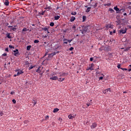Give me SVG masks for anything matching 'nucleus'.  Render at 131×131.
Masks as SVG:
<instances>
[{
  "label": "nucleus",
  "mask_w": 131,
  "mask_h": 131,
  "mask_svg": "<svg viewBox=\"0 0 131 131\" xmlns=\"http://www.w3.org/2000/svg\"><path fill=\"white\" fill-rule=\"evenodd\" d=\"M59 77H64V76H67L68 75V73H65L64 72H62L58 73Z\"/></svg>",
  "instance_id": "nucleus-1"
},
{
  "label": "nucleus",
  "mask_w": 131,
  "mask_h": 131,
  "mask_svg": "<svg viewBox=\"0 0 131 131\" xmlns=\"http://www.w3.org/2000/svg\"><path fill=\"white\" fill-rule=\"evenodd\" d=\"M103 93L105 95H106V94H110V93H111V90H110V89H107L104 90L103 91Z\"/></svg>",
  "instance_id": "nucleus-2"
},
{
  "label": "nucleus",
  "mask_w": 131,
  "mask_h": 131,
  "mask_svg": "<svg viewBox=\"0 0 131 131\" xmlns=\"http://www.w3.org/2000/svg\"><path fill=\"white\" fill-rule=\"evenodd\" d=\"M94 66H95V64L94 63H92L90 67H89V68H87L86 70H91V71L92 70H94V68H93Z\"/></svg>",
  "instance_id": "nucleus-3"
},
{
  "label": "nucleus",
  "mask_w": 131,
  "mask_h": 131,
  "mask_svg": "<svg viewBox=\"0 0 131 131\" xmlns=\"http://www.w3.org/2000/svg\"><path fill=\"white\" fill-rule=\"evenodd\" d=\"M58 53H59V52H53V53L49 54V58H53V57H54V56H55V55H56V54H58Z\"/></svg>",
  "instance_id": "nucleus-4"
},
{
  "label": "nucleus",
  "mask_w": 131,
  "mask_h": 131,
  "mask_svg": "<svg viewBox=\"0 0 131 131\" xmlns=\"http://www.w3.org/2000/svg\"><path fill=\"white\" fill-rule=\"evenodd\" d=\"M126 28H125V29H121L120 30V33H122V34H124L125 33H126Z\"/></svg>",
  "instance_id": "nucleus-5"
},
{
  "label": "nucleus",
  "mask_w": 131,
  "mask_h": 131,
  "mask_svg": "<svg viewBox=\"0 0 131 131\" xmlns=\"http://www.w3.org/2000/svg\"><path fill=\"white\" fill-rule=\"evenodd\" d=\"M14 55V56H19V51L18 50V49H16L15 50L13 51Z\"/></svg>",
  "instance_id": "nucleus-6"
},
{
  "label": "nucleus",
  "mask_w": 131,
  "mask_h": 131,
  "mask_svg": "<svg viewBox=\"0 0 131 131\" xmlns=\"http://www.w3.org/2000/svg\"><path fill=\"white\" fill-rule=\"evenodd\" d=\"M51 80H58V76H54L50 78Z\"/></svg>",
  "instance_id": "nucleus-7"
},
{
  "label": "nucleus",
  "mask_w": 131,
  "mask_h": 131,
  "mask_svg": "<svg viewBox=\"0 0 131 131\" xmlns=\"http://www.w3.org/2000/svg\"><path fill=\"white\" fill-rule=\"evenodd\" d=\"M68 117H69V119H73V118H75V115H74L73 114H70L68 116Z\"/></svg>",
  "instance_id": "nucleus-8"
},
{
  "label": "nucleus",
  "mask_w": 131,
  "mask_h": 131,
  "mask_svg": "<svg viewBox=\"0 0 131 131\" xmlns=\"http://www.w3.org/2000/svg\"><path fill=\"white\" fill-rule=\"evenodd\" d=\"M45 10H52V7L51 5H47L46 8H45Z\"/></svg>",
  "instance_id": "nucleus-9"
},
{
  "label": "nucleus",
  "mask_w": 131,
  "mask_h": 131,
  "mask_svg": "<svg viewBox=\"0 0 131 131\" xmlns=\"http://www.w3.org/2000/svg\"><path fill=\"white\" fill-rule=\"evenodd\" d=\"M91 127L92 129L96 128V127H97V123H93L91 125Z\"/></svg>",
  "instance_id": "nucleus-10"
},
{
  "label": "nucleus",
  "mask_w": 131,
  "mask_h": 131,
  "mask_svg": "<svg viewBox=\"0 0 131 131\" xmlns=\"http://www.w3.org/2000/svg\"><path fill=\"white\" fill-rule=\"evenodd\" d=\"M63 45H68V40L66 38H63Z\"/></svg>",
  "instance_id": "nucleus-11"
},
{
  "label": "nucleus",
  "mask_w": 131,
  "mask_h": 131,
  "mask_svg": "<svg viewBox=\"0 0 131 131\" xmlns=\"http://www.w3.org/2000/svg\"><path fill=\"white\" fill-rule=\"evenodd\" d=\"M106 28H113V26L111 24H108L106 26Z\"/></svg>",
  "instance_id": "nucleus-12"
},
{
  "label": "nucleus",
  "mask_w": 131,
  "mask_h": 131,
  "mask_svg": "<svg viewBox=\"0 0 131 131\" xmlns=\"http://www.w3.org/2000/svg\"><path fill=\"white\" fill-rule=\"evenodd\" d=\"M57 80H58V81L62 82V81H64V80H65V78H58Z\"/></svg>",
  "instance_id": "nucleus-13"
},
{
  "label": "nucleus",
  "mask_w": 131,
  "mask_h": 131,
  "mask_svg": "<svg viewBox=\"0 0 131 131\" xmlns=\"http://www.w3.org/2000/svg\"><path fill=\"white\" fill-rule=\"evenodd\" d=\"M123 12H124V9H119L118 12H117V14H122V13H123Z\"/></svg>",
  "instance_id": "nucleus-14"
},
{
  "label": "nucleus",
  "mask_w": 131,
  "mask_h": 131,
  "mask_svg": "<svg viewBox=\"0 0 131 131\" xmlns=\"http://www.w3.org/2000/svg\"><path fill=\"white\" fill-rule=\"evenodd\" d=\"M91 9H92V7H88L87 9L85 10V12L90 13V11H91Z\"/></svg>",
  "instance_id": "nucleus-15"
},
{
  "label": "nucleus",
  "mask_w": 131,
  "mask_h": 131,
  "mask_svg": "<svg viewBox=\"0 0 131 131\" xmlns=\"http://www.w3.org/2000/svg\"><path fill=\"white\" fill-rule=\"evenodd\" d=\"M24 73V72L22 71L21 70H19L17 73V75H20V74H22Z\"/></svg>",
  "instance_id": "nucleus-16"
},
{
  "label": "nucleus",
  "mask_w": 131,
  "mask_h": 131,
  "mask_svg": "<svg viewBox=\"0 0 131 131\" xmlns=\"http://www.w3.org/2000/svg\"><path fill=\"white\" fill-rule=\"evenodd\" d=\"M75 20V17L74 16L71 17V19H70L71 22H74Z\"/></svg>",
  "instance_id": "nucleus-17"
},
{
  "label": "nucleus",
  "mask_w": 131,
  "mask_h": 131,
  "mask_svg": "<svg viewBox=\"0 0 131 131\" xmlns=\"http://www.w3.org/2000/svg\"><path fill=\"white\" fill-rule=\"evenodd\" d=\"M32 103H33V106L34 107V106H35V105H36L37 104L36 101L34 100V99H33Z\"/></svg>",
  "instance_id": "nucleus-18"
},
{
  "label": "nucleus",
  "mask_w": 131,
  "mask_h": 131,
  "mask_svg": "<svg viewBox=\"0 0 131 131\" xmlns=\"http://www.w3.org/2000/svg\"><path fill=\"white\" fill-rule=\"evenodd\" d=\"M9 1L6 0L5 3H4V5L5 6H9Z\"/></svg>",
  "instance_id": "nucleus-19"
},
{
  "label": "nucleus",
  "mask_w": 131,
  "mask_h": 131,
  "mask_svg": "<svg viewBox=\"0 0 131 131\" xmlns=\"http://www.w3.org/2000/svg\"><path fill=\"white\" fill-rule=\"evenodd\" d=\"M60 19V16L56 15L54 16V20H59Z\"/></svg>",
  "instance_id": "nucleus-20"
},
{
  "label": "nucleus",
  "mask_w": 131,
  "mask_h": 131,
  "mask_svg": "<svg viewBox=\"0 0 131 131\" xmlns=\"http://www.w3.org/2000/svg\"><path fill=\"white\" fill-rule=\"evenodd\" d=\"M97 5H98V3H96L95 5L91 4V7H93V8H97Z\"/></svg>",
  "instance_id": "nucleus-21"
},
{
  "label": "nucleus",
  "mask_w": 131,
  "mask_h": 131,
  "mask_svg": "<svg viewBox=\"0 0 131 131\" xmlns=\"http://www.w3.org/2000/svg\"><path fill=\"white\" fill-rule=\"evenodd\" d=\"M82 19H83V22H84L86 20V16L85 15H83L82 16Z\"/></svg>",
  "instance_id": "nucleus-22"
},
{
  "label": "nucleus",
  "mask_w": 131,
  "mask_h": 131,
  "mask_svg": "<svg viewBox=\"0 0 131 131\" xmlns=\"http://www.w3.org/2000/svg\"><path fill=\"white\" fill-rule=\"evenodd\" d=\"M58 111H59V108H56L54 109L53 113H56V112H58Z\"/></svg>",
  "instance_id": "nucleus-23"
},
{
  "label": "nucleus",
  "mask_w": 131,
  "mask_h": 131,
  "mask_svg": "<svg viewBox=\"0 0 131 131\" xmlns=\"http://www.w3.org/2000/svg\"><path fill=\"white\" fill-rule=\"evenodd\" d=\"M114 10H115V11H116L117 13V12H118V11H119V8H118L117 7V6L115 7L114 8Z\"/></svg>",
  "instance_id": "nucleus-24"
},
{
  "label": "nucleus",
  "mask_w": 131,
  "mask_h": 131,
  "mask_svg": "<svg viewBox=\"0 0 131 131\" xmlns=\"http://www.w3.org/2000/svg\"><path fill=\"white\" fill-rule=\"evenodd\" d=\"M42 30H44V31H48V30H49V29L47 27L42 28Z\"/></svg>",
  "instance_id": "nucleus-25"
},
{
  "label": "nucleus",
  "mask_w": 131,
  "mask_h": 131,
  "mask_svg": "<svg viewBox=\"0 0 131 131\" xmlns=\"http://www.w3.org/2000/svg\"><path fill=\"white\" fill-rule=\"evenodd\" d=\"M36 72H38V73H40V67H39L36 70Z\"/></svg>",
  "instance_id": "nucleus-26"
},
{
  "label": "nucleus",
  "mask_w": 131,
  "mask_h": 131,
  "mask_svg": "<svg viewBox=\"0 0 131 131\" xmlns=\"http://www.w3.org/2000/svg\"><path fill=\"white\" fill-rule=\"evenodd\" d=\"M30 49H31V46H28L27 47V51H30Z\"/></svg>",
  "instance_id": "nucleus-27"
},
{
  "label": "nucleus",
  "mask_w": 131,
  "mask_h": 131,
  "mask_svg": "<svg viewBox=\"0 0 131 131\" xmlns=\"http://www.w3.org/2000/svg\"><path fill=\"white\" fill-rule=\"evenodd\" d=\"M76 14H77V13L76 12H72L71 13V14L73 15V16H75V15H76Z\"/></svg>",
  "instance_id": "nucleus-28"
},
{
  "label": "nucleus",
  "mask_w": 131,
  "mask_h": 131,
  "mask_svg": "<svg viewBox=\"0 0 131 131\" xmlns=\"http://www.w3.org/2000/svg\"><path fill=\"white\" fill-rule=\"evenodd\" d=\"M7 36L8 38H9V39L12 38V36H11L10 35V33H7Z\"/></svg>",
  "instance_id": "nucleus-29"
},
{
  "label": "nucleus",
  "mask_w": 131,
  "mask_h": 131,
  "mask_svg": "<svg viewBox=\"0 0 131 131\" xmlns=\"http://www.w3.org/2000/svg\"><path fill=\"white\" fill-rule=\"evenodd\" d=\"M109 11H110L111 13H114V10H113L112 8H110Z\"/></svg>",
  "instance_id": "nucleus-30"
},
{
  "label": "nucleus",
  "mask_w": 131,
  "mask_h": 131,
  "mask_svg": "<svg viewBox=\"0 0 131 131\" xmlns=\"http://www.w3.org/2000/svg\"><path fill=\"white\" fill-rule=\"evenodd\" d=\"M54 25H55V24L54 23H51L50 24V26H51L52 27H53Z\"/></svg>",
  "instance_id": "nucleus-31"
},
{
  "label": "nucleus",
  "mask_w": 131,
  "mask_h": 131,
  "mask_svg": "<svg viewBox=\"0 0 131 131\" xmlns=\"http://www.w3.org/2000/svg\"><path fill=\"white\" fill-rule=\"evenodd\" d=\"M34 43H38V42H39V40H35L34 41Z\"/></svg>",
  "instance_id": "nucleus-32"
},
{
  "label": "nucleus",
  "mask_w": 131,
  "mask_h": 131,
  "mask_svg": "<svg viewBox=\"0 0 131 131\" xmlns=\"http://www.w3.org/2000/svg\"><path fill=\"white\" fill-rule=\"evenodd\" d=\"M39 15H45V11H42V12H39Z\"/></svg>",
  "instance_id": "nucleus-33"
},
{
  "label": "nucleus",
  "mask_w": 131,
  "mask_h": 131,
  "mask_svg": "<svg viewBox=\"0 0 131 131\" xmlns=\"http://www.w3.org/2000/svg\"><path fill=\"white\" fill-rule=\"evenodd\" d=\"M85 32H86V30L85 29H83L82 31V33L83 34V33H85Z\"/></svg>",
  "instance_id": "nucleus-34"
},
{
  "label": "nucleus",
  "mask_w": 131,
  "mask_h": 131,
  "mask_svg": "<svg viewBox=\"0 0 131 131\" xmlns=\"http://www.w3.org/2000/svg\"><path fill=\"white\" fill-rule=\"evenodd\" d=\"M111 3H107L106 4H104L105 6H111Z\"/></svg>",
  "instance_id": "nucleus-35"
},
{
  "label": "nucleus",
  "mask_w": 131,
  "mask_h": 131,
  "mask_svg": "<svg viewBox=\"0 0 131 131\" xmlns=\"http://www.w3.org/2000/svg\"><path fill=\"white\" fill-rule=\"evenodd\" d=\"M9 48L10 49H14L13 46H11V45H9Z\"/></svg>",
  "instance_id": "nucleus-36"
},
{
  "label": "nucleus",
  "mask_w": 131,
  "mask_h": 131,
  "mask_svg": "<svg viewBox=\"0 0 131 131\" xmlns=\"http://www.w3.org/2000/svg\"><path fill=\"white\" fill-rule=\"evenodd\" d=\"M73 50H74V48H73V47H71L70 48V51H73Z\"/></svg>",
  "instance_id": "nucleus-37"
},
{
  "label": "nucleus",
  "mask_w": 131,
  "mask_h": 131,
  "mask_svg": "<svg viewBox=\"0 0 131 131\" xmlns=\"http://www.w3.org/2000/svg\"><path fill=\"white\" fill-rule=\"evenodd\" d=\"M12 102H13V104H16V100L13 99Z\"/></svg>",
  "instance_id": "nucleus-38"
},
{
  "label": "nucleus",
  "mask_w": 131,
  "mask_h": 131,
  "mask_svg": "<svg viewBox=\"0 0 131 131\" xmlns=\"http://www.w3.org/2000/svg\"><path fill=\"white\" fill-rule=\"evenodd\" d=\"M120 69H121L122 70H123V71H124V70H125V71L127 70V69L122 68H121Z\"/></svg>",
  "instance_id": "nucleus-39"
},
{
  "label": "nucleus",
  "mask_w": 131,
  "mask_h": 131,
  "mask_svg": "<svg viewBox=\"0 0 131 131\" xmlns=\"http://www.w3.org/2000/svg\"><path fill=\"white\" fill-rule=\"evenodd\" d=\"M27 30V28H24L23 29V31H26Z\"/></svg>",
  "instance_id": "nucleus-40"
},
{
  "label": "nucleus",
  "mask_w": 131,
  "mask_h": 131,
  "mask_svg": "<svg viewBox=\"0 0 131 131\" xmlns=\"http://www.w3.org/2000/svg\"><path fill=\"white\" fill-rule=\"evenodd\" d=\"M0 115L1 116H3V115H4V113H3V112H0Z\"/></svg>",
  "instance_id": "nucleus-41"
},
{
  "label": "nucleus",
  "mask_w": 131,
  "mask_h": 131,
  "mask_svg": "<svg viewBox=\"0 0 131 131\" xmlns=\"http://www.w3.org/2000/svg\"><path fill=\"white\" fill-rule=\"evenodd\" d=\"M117 68H118V69H120V64H119L118 66H117Z\"/></svg>",
  "instance_id": "nucleus-42"
},
{
  "label": "nucleus",
  "mask_w": 131,
  "mask_h": 131,
  "mask_svg": "<svg viewBox=\"0 0 131 131\" xmlns=\"http://www.w3.org/2000/svg\"><path fill=\"white\" fill-rule=\"evenodd\" d=\"M33 69V67H32V66L30 67L29 68V70H31V69Z\"/></svg>",
  "instance_id": "nucleus-43"
},
{
  "label": "nucleus",
  "mask_w": 131,
  "mask_h": 131,
  "mask_svg": "<svg viewBox=\"0 0 131 131\" xmlns=\"http://www.w3.org/2000/svg\"><path fill=\"white\" fill-rule=\"evenodd\" d=\"M2 56L3 57H5V56H7V53H4L3 54H2Z\"/></svg>",
  "instance_id": "nucleus-44"
},
{
  "label": "nucleus",
  "mask_w": 131,
  "mask_h": 131,
  "mask_svg": "<svg viewBox=\"0 0 131 131\" xmlns=\"http://www.w3.org/2000/svg\"><path fill=\"white\" fill-rule=\"evenodd\" d=\"M73 39H71V40H68V42H69V43H70V42H71V41H72Z\"/></svg>",
  "instance_id": "nucleus-45"
},
{
  "label": "nucleus",
  "mask_w": 131,
  "mask_h": 131,
  "mask_svg": "<svg viewBox=\"0 0 131 131\" xmlns=\"http://www.w3.org/2000/svg\"><path fill=\"white\" fill-rule=\"evenodd\" d=\"M5 51H6V52H9V48H6V49H5Z\"/></svg>",
  "instance_id": "nucleus-46"
},
{
  "label": "nucleus",
  "mask_w": 131,
  "mask_h": 131,
  "mask_svg": "<svg viewBox=\"0 0 131 131\" xmlns=\"http://www.w3.org/2000/svg\"><path fill=\"white\" fill-rule=\"evenodd\" d=\"M15 72H18V71H20L19 69H16L15 70Z\"/></svg>",
  "instance_id": "nucleus-47"
},
{
  "label": "nucleus",
  "mask_w": 131,
  "mask_h": 131,
  "mask_svg": "<svg viewBox=\"0 0 131 131\" xmlns=\"http://www.w3.org/2000/svg\"><path fill=\"white\" fill-rule=\"evenodd\" d=\"M93 60H94V58H93V57H91V58H90V61H92Z\"/></svg>",
  "instance_id": "nucleus-48"
},
{
  "label": "nucleus",
  "mask_w": 131,
  "mask_h": 131,
  "mask_svg": "<svg viewBox=\"0 0 131 131\" xmlns=\"http://www.w3.org/2000/svg\"><path fill=\"white\" fill-rule=\"evenodd\" d=\"M90 105H91V103H86V105L88 106V107H89V106H90Z\"/></svg>",
  "instance_id": "nucleus-49"
},
{
  "label": "nucleus",
  "mask_w": 131,
  "mask_h": 131,
  "mask_svg": "<svg viewBox=\"0 0 131 131\" xmlns=\"http://www.w3.org/2000/svg\"><path fill=\"white\" fill-rule=\"evenodd\" d=\"M75 28H76V27H75V26H73L72 27V29H75Z\"/></svg>",
  "instance_id": "nucleus-50"
},
{
  "label": "nucleus",
  "mask_w": 131,
  "mask_h": 131,
  "mask_svg": "<svg viewBox=\"0 0 131 131\" xmlns=\"http://www.w3.org/2000/svg\"><path fill=\"white\" fill-rule=\"evenodd\" d=\"M10 94H11V95H13V94H15V92H11V93H10Z\"/></svg>",
  "instance_id": "nucleus-51"
},
{
  "label": "nucleus",
  "mask_w": 131,
  "mask_h": 131,
  "mask_svg": "<svg viewBox=\"0 0 131 131\" xmlns=\"http://www.w3.org/2000/svg\"><path fill=\"white\" fill-rule=\"evenodd\" d=\"M12 30H13V31H15L16 30V28H13Z\"/></svg>",
  "instance_id": "nucleus-52"
},
{
  "label": "nucleus",
  "mask_w": 131,
  "mask_h": 131,
  "mask_svg": "<svg viewBox=\"0 0 131 131\" xmlns=\"http://www.w3.org/2000/svg\"><path fill=\"white\" fill-rule=\"evenodd\" d=\"M47 37H48L47 35H45L43 36V38H47Z\"/></svg>",
  "instance_id": "nucleus-53"
},
{
  "label": "nucleus",
  "mask_w": 131,
  "mask_h": 131,
  "mask_svg": "<svg viewBox=\"0 0 131 131\" xmlns=\"http://www.w3.org/2000/svg\"><path fill=\"white\" fill-rule=\"evenodd\" d=\"M99 79H100V80L103 79V77H99Z\"/></svg>",
  "instance_id": "nucleus-54"
},
{
  "label": "nucleus",
  "mask_w": 131,
  "mask_h": 131,
  "mask_svg": "<svg viewBox=\"0 0 131 131\" xmlns=\"http://www.w3.org/2000/svg\"><path fill=\"white\" fill-rule=\"evenodd\" d=\"M48 118H49V116H46V119H48Z\"/></svg>",
  "instance_id": "nucleus-55"
},
{
  "label": "nucleus",
  "mask_w": 131,
  "mask_h": 131,
  "mask_svg": "<svg viewBox=\"0 0 131 131\" xmlns=\"http://www.w3.org/2000/svg\"><path fill=\"white\" fill-rule=\"evenodd\" d=\"M128 68L130 69H131V64H130V65L129 66Z\"/></svg>",
  "instance_id": "nucleus-56"
},
{
  "label": "nucleus",
  "mask_w": 131,
  "mask_h": 131,
  "mask_svg": "<svg viewBox=\"0 0 131 131\" xmlns=\"http://www.w3.org/2000/svg\"><path fill=\"white\" fill-rule=\"evenodd\" d=\"M123 15H124V16H126V13H123Z\"/></svg>",
  "instance_id": "nucleus-57"
},
{
  "label": "nucleus",
  "mask_w": 131,
  "mask_h": 131,
  "mask_svg": "<svg viewBox=\"0 0 131 131\" xmlns=\"http://www.w3.org/2000/svg\"><path fill=\"white\" fill-rule=\"evenodd\" d=\"M128 71L129 72H130V71H131V69H129L128 70Z\"/></svg>",
  "instance_id": "nucleus-58"
},
{
  "label": "nucleus",
  "mask_w": 131,
  "mask_h": 131,
  "mask_svg": "<svg viewBox=\"0 0 131 131\" xmlns=\"http://www.w3.org/2000/svg\"><path fill=\"white\" fill-rule=\"evenodd\" d=\"M16 76H18V75H17V74H16V75L15 74V75H14V77H16Z\"/></svg>",
  "instance_id": "nucleus-59"
},
{
  "label": "nucleus",
  "mask_w": 131,
  "mask_h": 131,
  "mask_svg": "<svg viewBox=\"0 0 131 131\" xmlns=\"http://www.w3.org/2000/svg\"><path fill=\"white\" fill-rule=\"evenodd\" d=\"M99 68L98 67L97 69H96V71H98V70H99Z\"/></svg>",
  "instance_id": "nucleus-60"
},
{
  "label": "nucleus",
  "mask_w": 131,
  "mask_h": 131,
  "mask_svg": "<svg viewBox=\"0 0 131 131\" xmlns=\"http://www.w3.org/2000/svg\"><path fill=\"white\" fill-rule=\"evenodd\" d=\"M113 32V33H115L116 32V31L114 30Z\"/></svg>",
  "instance_id": "nucleus-61"
},
{
  "label": "nucleus",
  "mask_w": 131,
  "mask_h": 131,
  "mask_svg": "<svg viewBox=\"0 0 131 131\" xmlns=\"http://www.w3.org/2000/svg\"><path fill=\"white\" fill-rule=\"evenodd\" d=\"M93 1L94 0H90L91 4H93Z\"/></svg>",
  "instance_id": "nucleus-62"
},
{
  "label": "nucleus",
  "mask_w": 131,
  "mask_h": 131,
  "mask_svg": "<svg viewBox=\"0 0 131 131\" xmlns=\"http://www.w3.org/2000/svg\"><path fill=\"white\" fill-rule=\"evenodd\" d=\"M47 31L48 33H50V32L49 31V30H48V31Z\"/></svg>",
  "instance_id": "nucleus-63"
},
{
  "label": "nucleus",
  "mask_w": 131,
  "mask_h": 131,
  "mask_svg": "<svg viewBox=\"0 0 131 131\" xmlns=\"http://www.w3.org/2000/svg\"><path fill=\"white\" fill-rule=\"evenodd\" d=\"M47 53H46L45 54V56H44V57H46V56H47Z\"/></svg>",
  "instance_id": "nucleus-64"
}]
</instances>
